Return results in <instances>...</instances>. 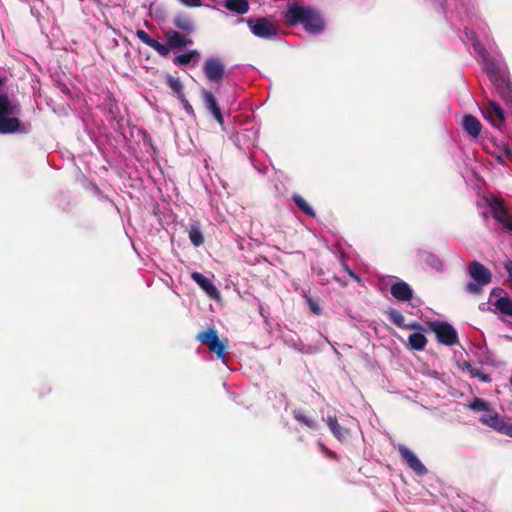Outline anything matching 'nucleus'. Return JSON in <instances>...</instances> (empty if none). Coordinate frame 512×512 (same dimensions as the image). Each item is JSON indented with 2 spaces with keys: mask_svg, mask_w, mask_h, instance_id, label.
<instances>
[{
  "mask_svg": "<svg viewBox=\"0 0 512 512\" xmlns=\"http://www.w3.org/2000/svg\"><path fill=\"white\" fill-rule=\"evenodd\" d=\"M246 23L251 32L259 38L268 39L277 35V27L267 17L249 18Z\"/></svg>",
  "mask_w": 512,
  "mask_h": 512,
  "instance_id": "nucleus-6",
  "label": "nucleus"
},
{
  "mask_svg": "<svg viewBox=\"0 0 512 512\" xmlns=\"http://www.w3.org/2000/svg\"><path fill=\"white\" fill-rule=\"evenodd\" d=\"M387 316L389 320L395 324L399 328H403L405 326V317L403 314L397 309H390L387 312Z\"/></svg>",
  "mask_w": 512,
  "mask_h": 512,
  "instance_id": "nucleus-30",
  "label": "nucleus"
},
{
  "mask_svg": "<svg viewBox=\"0 0 512 512\" xmlns=\"http://www.w3.org/2000/svg\"><path fill=\"white\" fill-rule=\"evenodd\" d=\"M196 339L214 353L219 360L224 363L229 360L228 340L226 338L221 340L216 329L208 328L200 331L196 335Z\"/></svg>",
  "mask_w": 512,
  "mask_h": 512,
  "instance_id": "nucleus-3",
  "label": "nucleus"
},
{
  "mask_svg": "<svg viewBox=\"0 0 512 512\" xmlns=\"http://www.w3.org/2000/svg\"><path fill=\"white\" fill-rule=\"evenodd\" d=\"M484 116L493 126L498 128L505 122L504 111L495 101L488 102L487 107L484 109Z\"/></svg>",
  "mask_w": 512,
  "mask_h": 512,
  "instance_id": "nucleus-16",
  "label": "nucleus"
},
{
  "mask_svg": "<svg viewBox=\"0 0 512 512\" xmlns=\"http://www.w3.org/2000/svg\"><path fill=\"white\" fill-rule=\"evenodd\" d=\"M184 108V110L186 111L187 114L189 115H194V109L192 107V105L189 103V101L186 99L185 95L183 96H180V98H178Z\"/></svg>",
  "mask_w": 512,
  "mask_h": 512,
  "instance_id": "nucleus-33",
  "label": "nucleus"
},
{
  "mask_svg": "<svg viewBox=\"0 0 512 512\" xmlns=\"http://www.w3.org/2000/svg\"><path fill=\"white\" fill-rule=\"evenodd\" d=\"M191 278L201 287V289L212 299H218L220 292L213 282L202 275L200 272H193Z\"/></svg>",
  "mask_w": 512,
  "mask_h": 512,
  "instance_id": "nucleus-17",
  "label": "nucleus"
},
{
  "mask_svg": "<svg viewBox=\"0 0 512 512\" xmlns=\"http://www.w3.org/2000/svg\"><path fill=\"white\" fill-rule=\"evenodd\" d=\"M462 127L466 133L473 138L479 137L482 129L480 121L471 114L464 115L462 119Z\"/></svg>",
  "mask_w": 512,
  "mask_h": 512,
  "instance_id": "nucleus-19",
  "label": "nucleus"
},
{
  "mask_svg": "<svg viewBox=\"0 0 512 512\" xmlns=\"http://www.w3.org/2000/svg\"><path fill=\"white\" fill-rule=\"evenodd\" d=\"M504 157L507 160H512V148L508 144L503 145V153Z\"/></svg>",
  "mask_w": 512,
  "mask_h": 512,
  "instance_id": "nucleus-36",
  "label": "nucleus"
},
{
  "mask_svg": "<svg viewBox=\"0 0 512 512\" xmlns=\"http://www.w3.org/2000/svg\"><path fill=\"white\" fill-rule=\"evenodd\" d=\"M469 408L473 411H484L485 414L497 413L492 409L491 404L482 399V398H474V400L469 404Z\"/></svg>",
  "mask_w": 512,
  "mask_h": 512,
  "instance_id": "nucleus-25",
  "label": "nucleus"
},
{
  "mask_svg": "<svg viewBox=\"0 0 512 512\" xmlns=\"http://www.w3.org/2000/svg\"><path fill=\"white\" fill-rule=\"evenodd\" d=\"M202 69L207 79L212 83L220 84L225 77V65L219 57L207 58Z\"/></svg>",
  "mask_w": 512,
  "mask_h": 512,
  "instance_id": "nucleus-8",
  "label": "nucleus"
},
{
  "mask_svg": "<svg viewBox=\"0 0 512 512\" xmlns=\"http://www.w3.org/2000/svg\"><path fill=\"white\" fill-rule=\"evenodd\" d=\"M325 423L329 427L333 436L342 444H348L351 442L352 433L351 429L338 422L336 416H328L325 419Z\"/></svg>",
  "mask_w": 512,
  "mask_h": 512,
  "instance_id": "nucleus-11",
  "label": "nucleus"
},
{
  "mask_svg": "<svg viewBox=\"0 0 512 512\" xmlns=\"http://www.w3.org/2000/svg\"><path fill=\"white\" fill-rule=\"evenodd\" d=\"M292 199H293L294 203L296 204V206L303 213H305L306 215L311 216V217L316 216L315 211L312 208V206L302 196L295 194V195H293Z\"/></svg>",
  "mask_w": 512,
  "mask_h": 512,
  "instance_id": "nucleus-28",
  "label": "nucleus"
},
{
  "mask_svg": "<svg viewBox=\"0 0 512 512\" xmlns=\"http://www.w3.org/2000/svg\"><path fill=\"white\" fill-rule=\"evenodd\" d=\"M188 236L192 244L196 247H199L203 245L204 243V236L202 234V231L199 227L198 223H192L188 230Z\"/></svg>",
  "mask_w": 512,
  "mask_h": 512,
  "instance_id": "nucleus-22",
  "label": "nucleus"
},
{
  "mask_svg": "<svg viewBox=\"0 0 512 512\" xmlns=\"http://www.w3.org/2000/svg\"><path fill=\"white\" fill-rule=\"evenodd\" d=\"M503 85H496L500 96L507 102L512 104V85L510 82H502Z\"/></svg>",
  "mask_w": 512,
  "mask_h": 512,
  "instance_id": "nucleus-31",
  "label": "nucleus"
},
{
  "mask_svg": "<svg viewBox=\"0 0 512 512\" xmlns=\"http://www.w3.org/2000/svg\"><path fill=\"white\" fill-rule=\"evenodd\" d=\"M479 53L481 54L483 60H484V64H485V69H486V72L490 78V80L495 84V85H498L499 82H504V75L501 71V69L499 68L497 62L493 59H490L488 58L486 55H487V52L484 48H481L479 50Z\"/></svg>",
  "mask_w": 512,
  "mask_h": 512,
  "instance_id": "nucleus-15",
  "label": "nucleus"
},
{
  "mask_svg": "<svg viewBox=\"0 0 512 512\" xmlns=\"http://www.w3.org/2000/svg\"><path fill=\"white\" fill-rule=\"evenodd\" d=\"M408 342L412 349L421 351L427 344V338L422 333H413L409 336Z\"/></svg>",
  "mask_w": 512,
  "mask_h": 512,
  "instance_id": "nucleus-26",
  "label": "nucleus"
},
{
  "mask_svg": "<svg viewBox=\"0 0 512 512\" xmlns=\"http://www.w3.org/2000/svg\"><path fill=\"white\" fill-rule=\"evenodd\" d=\"M497 291L496 289H493L492 292H491V295H496L497 294Z\"/></svg>",
  "mask_w": 512,
  "mask_h": 512,
  "instance_id": "nucleus-41",
  "label": "nucleus"
},
{
  "mask_svg": "<svg viewBox=\"0 0 512 512\" xmlns=\"http://www.w3.org/2000/svg\"><path fill=\"white\" fill-rule=\"evenodd\" d=\"M507 229H508L509 231H512V221H511V224H509V226L507 227Z\"/></svg>",
  "mask_w": 512,
  "mask_h": 512,
  "instance_id": "nucleus-42",
  "label": "nucleus"
},
{
  "mask_svg": "<svg viewBox=\"0 0 512 512\" xmlns=\"http://www.w3.org/2000/svg\"><path fill=\"white\" fill-rule=\"evenodd\" d=\"M310 6H301L298 3H288L286 10L283 12L285 22L290 26L303 24L306 19Z\"/></svg>",
  "mask_w": 512,
  "mask_h": 512,
  "instance_id": "nucleus-10",
  "label": "nucleus"
},
{
  "mask_svg": "<svg viewBox=\"0 0 512 512\" xmlns=\"http://www.w3.org/2000/svg\"><path fill=\"white\" fill-rule=\"evenodd\" d=\"M397 450L400 453L403 460L417 475H425L427 473V468L425 467V465L409 448H407L403 444H399Z\"/></svg>",
  "mask_w": 512,
  "mask_h": 512,
  "instance_id": "nucleus-13",
  "label": "nucleus"
},
{
  "mask_svg": "<svg viewBox=\"0 0 512 512\" xmlns=\"http://www.w3.org/2000/svg\"><path fill=\"white\" fill-rule=\"evenodd\" d=\"M136 36L147 46L154 49L160 56L167 57L171 50H180L193 44V40L188 38L187 34H182L175 30L165 32L166 44H162L152 38L146 31L138 29Z\"/></svg>",
  "mask_w": 512,
  "mask_h": 512,
  "instance_id": "nucleus-1",
  "label": "nucleus"
},
{
  "mask_svg": "<svg viewBox=\"0 0 512 512\" xmlns=\"http://www.w3.org/2000/svg\"><path fill=\"white\" fill-rule=\"evenodd\" d=\"M488 205L491 209L492 217L507 229L512 222V217L505 205V201L501 197H492Z\"/></svg>",
  "mask_w": 512,
  "mask_h": 512,
  "instance_id": "nucleus-9",
  "label": "nucleus"
},
{
  "mask_svg": "<svg viewBox=\"0 0 512 512\" xmlns=\"http://www.w3.org/2000/svg\"><path fill=\"white\" fill-rule=\"evenodd\" d=\"M479 421L500 434L512 438V420L501 417L498 413L483 414Z\"/></svg>",
  "mask_w": 512,
  "mask_h": 512,
  "instance_id": "nucleus-7",
  "label": "nucleus"
},
{
  "mask_svg": "<svg viewBox=\"0 0 512 512\" xmlns=\"http://www.w3.org/2000/svg\"><path fill=\"white\" fill-rule=\"evenodd\" d=\"M390 293L398 301L407 302L413 298V290L405 281H399L391 285Z\"/></svg>",
  "mask_w": 512,
  "mask_h": 512,
  "instance_id": "nucleus-18",
  "label": "nucleus"
},
{
  "mask_svg": "<svg viewBox=\"0 0 512 512\" xmlns=\"http://www.w3.org/2000/svg\"><path fill=\"white\" fill-rule=\"evenodd\" d=\"M467 370L470 373V375L474 378L480 379L482 382H490L491 378L490 375L487 373H484L481 369L474 368L472 365H467Z\"/></svg>",
  "mask_w": 512,
  "mask_h": 512,
  "instance_id": "nucleus-32",
  "label": "nucleus"
},
{
  "mask_svg": "<svg viewBox=\"0 0 512 512\" xmlns=\"http://www.w3.org/2000/svg\"><path fill=\"white\" fill-rule=\"evenodd\" d=\"M201 97L204 103L205 108L210 111L214 119L220 124L223 125L224 118L220 109V106L218 104V101L214 94L207 89L201 90Z\"/></svg>",
  "mask_w": 512,
  "mask_h": 512,
  "instance_id": "nucleus-14",
  "label": "nucleus"
},
{
  "mask_svg": "<svg viewBox=\"0 0 512 512\" xmlns=\"http://www.w3.org/2000/svg\"><path fill=\"white\" fill-rule=\"evenodd\" d=\"M468 273L473 279L465 286V291L470 294L479 295L483 291V287L492 281L491 271L479 261H472L468 266Z\"/></svg>",
  "mask_w": 512,
  "mask_h": 512,
  "instance_id": "nucleus-4",
  "label": "nucleus"
},
{
  "mask_svg": "<svg viewBox=\"0 0 512 512\" xmlns=\"http://www.w3.org/2000/svg\"><path fill=\"white\" fill-rule=\"evenodd\" d=\"M303 26L305 31L316 35L324 31L325 23L319 11L313 7H310L306 19L303 21Z\"/></svg>",
  "mask_w": 512,
  "mask_h": 512,
  "instance_id": "nucleus-12",
  "label": "nucleus"
},
{
  "mask_svg": "<svg viewBox=\"0 0 512 512\" xmlns=\"http://www.w3.org/2000/svg\"><path fill=\"white\" fill-rule=\"evenodd\" d=\"M173 23L178 29L185 32L187 35L191 34L194 30L193 23L187 16L179 15L174 18Z\"/></svg>",
  "mask_w": 512,
  "mask_h": 512,
  "instance_id": "nucleus-24",
  "label": "nucleus"
},
{
  "mask_svg": "<svg viewBox=\"0 0 512 512\" xmlns=\"http://www.w3.org/2000/svg\"><path fill=\"white\" fill-rule=\"evenodd\" d=\"M322 448H323V450L326 452V454H327L330 458L335 459V460H337V459H338V455H337V453H335V452H333V451L326 450V449L324 448V446H323V445H322Z\"/></svg>",
  "mask_w": 512,
  "mask_h": 512,
  "instance_id": "nucleus-38",
  "label": "nucleus"
},
{
  "mask_svg": "<svg viewBox=\"0 0 512 512\" xmlns=\"http://www.w3.org/2000/svg\"><path fill=\"white\" fill-rule=\"evenodd\" d=\"M497 160L499 163L504 164L507 159L504 157L503 154H500L497 156Z\"/></svg>",
  "mask_w": 512,
  "mask_h": 512,
  "instance_id": "nucleus-39",
  "label": "nucleus"
},
{
  "mask_svg": "<svg viewBox=\"0 0 512 512\" xmlns=\"http://www.w3.org/2000/svg\"><path fill=\"white\" fill-rule=\"evenodd\" d=\"M347 270H348L349 274H350L352 277H355V278H356V275H355V273H354V272H352V271H351V270H349L348 268H347Z\"/></svg>",
  "mask_w": 512,
  "mask_h": 512,
  "instance_id": "nucleus-40",
  "label": "nucleus"
},
{
  "mask_svg": "<svg viewBox=\"0 0 512 512\" xmlns=\"http://www.w3.org/2000/svg\"><path fill=\"white\" fill-rule=\"evenodd\" d=\"M166 82L169 88L177 95L178 98L184 95L183 85L179 78L173 77L172 75H167Z\"/></svg>",
  "mask_w": 512,
  "mask_h": 512,
  "instance_id": "nucleus-29",
  "label": "nucleus"
},
{
  "mask_svg": "<svg viewBox=\"0 0 512 512\" xmlns=\"http://www.w3.org/2000/svg\"><path fill=\"white\" fill-rule=\"evenodd\" d=\"M180 2L187 7H199L201 6V0H180Z\"/></svg>",
  "mask_w": 512,
  "mask_h": 512,
  "instance_id": "nucleus-35",
  "label": "nucleus"
},
{
  "mask_svg": "<svg viewBox=\"0 0 512 512\" xmlns=\"http://www.w3.org/2000/svg\"><path fill=\"white\" fill-rule=\"evenodd\" d=\"M293 418L301 425L307 427L310 430H317V421L309 416L303 409H294L292 411Z\"/></svg>",
  "mask_w": 512,
  "mask_h": 512,
  "instance_id": "nucleus-20",
  "label": "nucleus"
},
{
  "mask_svg": "<svg viewBox=\"0 0 512 512\" xmlns=\"http://www.w3.org/2000/svg\"><path fill=\"white\" fill-rule=\"evenodd\" d=\"M200 58V53L197 50H189L184 54H180L173 59L175 65H188L191 62H197Z\"/></svg>",
  "mask_w": 512,
  "mask_h": 512,
  "instance_id": "nucleus-21",
  "label": "nucleus"
},
{
  "mask_svg": "<svg viewBox=\"0 0 512 512\" xmlns=\"http://www.w3.org/2000/svg\"><path fill=\"white\" fill-rule=\"evenodd\" d=\"M403 329H407V330H419L421 329V325L417 322H413V323H410V324H405V326L403 327Z\"/></svg>",
  "mask_w": 512,
  "mask_h": 512,
  "instance_id": "nucleus-37",
  "label": "nucleus"
},
{
  "mask_svg": "<svg viewBox=\"0 0 512 512\" xmlns=\"http://www.w3.org/2000/svg\"><path fill=\"white\" fill-rule=\"evenodd\" d=\"M307 303H308L310 311L313 314L319 315L321 313L320 306L312 298H307Z\"/></svg>",
  "mask_w": 512,
  "mask_h": 512,
  "instance_id": "nucleus-34",
  "label": "nucleus"
},
{
  "mask_svg": "<svg viewBox=\"0 0 512 512\" xmlns=\"http://www.w3.org/2000/svg\"><path fill=\"white\" fill-rule=\"evenodd\" d=\"M494 306L502 314L512 317V299L511 298L500 297L495 301Z\"/></svg>",
  "mask_w": 512,
  "mask_h": 512,
  "instance_id": "nucleus-27",
  "label": "nucleus"
},
{
  "mask_svg": "<svg viewBox=\"0 0 512 512\" xmlns=\"http://www.w3.org/2000/svg\"><path fill=\"white\" fill-rule=\"evenodd\" d=\"M429 328L436 334L439 343L453 346L458 342L456 330L448 322H429Z\"/></svg>",
  "mask_w": 512,
  "mask_h": 512,
  "instance_id": "nucleus-5",
  "label": "nucleus"
},
{
  "mask_svg": "<svg viewBox=\"0 0 512 512\" xmlns=\"http://www.w3.org/2000/svg\"><path fill=\"white\" fill-rule=\"evenodd\" d=\"M225 7L240 15L245 14L249 10V3L247 0H227Z\"/></svg>",
  "mask_w": 512,
  "mask_h": 512,
  "instance_id": "nucleus-23",
  "label": "nucleus"
},
{
  "mask_svg": "<svg viewBox=\"0 0 512 512\" xmlns=\"http://www.w3.org/2000/svg\"><path fill=\"white\" fill-rule=\"evenodd\" d=\"M4 85V80L0 78V87ZM21 109L18 103L10 101L5 93H0V133L13 134L20 130V120L17 117L20 115Z\"/></svg>",
  "mask_w": 512,
  "mask_h": 512,
  "instance_id": "nucleus-2",
  "label": "nucleus"
}]
</instances>
